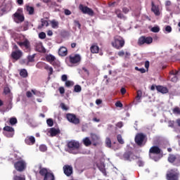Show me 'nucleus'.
Here are the masks:
<instances>
[{
	"label": "nucleus",
	"instance_id": "56",
	"mask_svg": "<svg viewBox=\"0 0 180 180\" xmlns=\"http://www.w3.org/2000/svg\"><path fill=\"white\" fill-rule=\"evenodd\" d=\"M60 108L63 110H68V107H67L64 103H60Z\"/></svg>",
	"mask_w": 180,
	"mask_h": 180
},
{
	"label": "nucleus",
	"instance_id": "53",
	"mask_svg": "<svg viewBox=\"0 0 180 180\" xmlns=\"http://www.w3.org/2000/svg\"><path fill=\"white\" fill-rule=\"evenodd\" d=\"M170 81H172V82H176L178 81V76L174 75V76H170Z\"/></svg>",
	"mask_w": 180,
	"mask_h": 180
},
{
	"label": "nucleus",
	"instance_id": "1",
	"mask_svg": "<svg viewBox=\"0 0 180 180\" xmlns=\"http://www.w3.org/2000/svg\"><path fill=\"white\" fill-rule=\"evenodd\" d=\"M162 150L158 146H153L149 149V157L156 162L162 158Z\"/></svg>",
	"mask_w": 180,
	"mask_h": 180
},
{
	"label": "nucleus",
	"instance_id": "55",
	"mask_svg": "<svg viewBox=\"0 0 180 180\" xmlns=\"http://www.w3.org/2000/svg\"><path fill=\"white\" fill-rule=\"evenodd\" d=\"M135 70L136 71H139L140 72H141V74H144V72H146V69L144 68H139V67H135Z\"/></svg>",
	"mask_w": 180,
	"mask_h": 180
},
{
	"label": "nucleus",
	"instance_id": "26",
	"mask_svg": "<svg viewBox=\"0 0 180 180\" xmlns=\"http://www.w3.org/2000/svg\"><path fill=\"white\" fill-rule=\"evenodd\" d=\"M141 96H143V92L141 91V90H138L136 96L135 98L137 103H140V102H141Z\"/></svg>",
	"mask_w": 180,
	"mask_h": 180
},
{
	"label": "nucleus",
	"instance_id": "5",
	"mask_svg": "<svg viewBox=\"0 0 180 180\" xmlns=\"http://www.w3.org/2000/svg\"><path fill=\"white\" fill-rule=\"evenodd\" d=\"M146 134L143 133H138L136 134L134 141L139 147H143L145 144L146 142H144V140H146Z\"/></svg>",
	"mask_w": 180,
	"mask_h": 180
},
{
	"label": "nucleus",
	"instance_id": "47",
	"mask_svg": "<svg viewBox=\"0 0 180 180\" xmlns=\"http://www.w3.org/2000/svg\"><path fill=\"white\" fill-rule=\"evenodd\" d=\"M173 113H174V115H180V108L179 107H175L173 109Z\"/></svg>",
	"mask_w": 180,
	"mask_h": 180
},
{
	"label": "nucleus",
	"instance_id": "23",
	"mask_svg": "<svg viewBox=\"0 0 180 180\" xmlns=\"http://www.w3.org/2000/svg\"><path fill=\"white\" fill-rule=\"evenodd\" d=\"M68 53V50H67V48L62 46L58 50V54L59 56H61V57H65L67 54Z\"/></svg>",
	"mask_w": 180,
	"mask_h": 180
},
{
	"label": "nucleus",
	"instance_id": "57",
	"mask_svg": "<svg viewBox=\"0 0 180 180\" xmlns=\"http://www.w3.org/2000/svg\"><path fill=\"white\" fill-rule=\"evenodd\" d=\"M59 92L60 95H63V94H65V89L63 86L59 87Z\"/></svg>",
	"mask_w": 180,
	"mask_h": 180
},
{
	"label": "nucleus",
	"instance_id": "61",
	"mask_svg": "<svg viewBox=\"0 0 180 180\" xmlns=\"http://www.w3.org/2000/svg\"><path fill=\"white\" fill-rule=\"evenodd\" d=\"M137 165H139V167H144V162H143V160H138L137 162Z\"/></svg>",
	"mask_w": 180,
	"mask_h": 180
},
{
	"label": "nucleus",
	"instance_id": "29",
	"mask_svg": "<svg viewBox=\"0 0 180 180\" xmlns=\"http://www.w3.org/2000/svg\"><path fill=\"white\" fill-rule=\"evenodd\" d=\"M20 75L22 78H27V77H28L27 70H26V69H22L20 71Z\"/></svg>",
	"mask_w": 180,
	"mask_h": 180
},
{
	"label": "nucleus",
	"instance_id": "39",
	"mask_svg": "<svg viewBox=\"0 0 180 180\" xmlns=\"http://www.w3.org/2000/svg\"><path fill=\"white\" fill-rule=\"evenodd\" d=\"M46 123L49 127H53V126L54 125V121H53V119L51 118L48 119L46 120Z\"/></svg>",
	"mask_w": 180,
	"mask_h": 180
},
{
	"label": "nucleus",
	"instance_id": "60",
	"mask_svg": "<svg viewBox=\"0 0 180 180\" xmlns=\"http://www.w3.org/2000/svg\"><path fill=\"white\" fill-rule=\"evenodd\" d=\"M39 39H44L46 37V33L45 32H40L39 34Z\"/></svg>",
	"mask_w": 180,
	"mask_h": 180
},
{
	"label": "nucleus",
	"instance_id": "50",
	"mask_svg": "<svg viewBox=\"0 0 180 180\" xmlns=\"http://www.w3.org/2000/svg\"><path fill=\"white\" fill-rule=\"evenodd\" d=\"M179 73V71L178 70H171L169 72L170 77L178 75Z\"/></svg>",
	"mask_w": 180,
	"mask_h": 180
},
{
	"label": "nucleus",
	"instance_id": "7",
	"mask_svg": "<svg viewBox=\"0 0 180 180\" xmlns=\"http://www.w3.org/2000/svg\"><path fill=\"white\" fill-rule=\"evenodd\" d=\"M3 134L8 139H11L15 136V129L10 126H6L3 128Z\"/></svg>",
	"mask_w": 180,
	"mask_h": 180
},
{
	"label": "nucleus",
	"instance_id": "3",
	"mask_svg": "<svg viewBox=\"0 0 180 180\" xmlns=\"http://www.w3.org/2000/svg\"><path fill=\"white\" fill-rule=\"evenodd\" d=\"M179 171L178 169H171L166 174L167 180H179Z\"/></svg>",
	"mask_w": 180,
	"mask_h": 180
},
{
	"label": "nucleus",
	"instance_id": "15",
	"mask_svg": "<svg viewBox=\"0 0 180 180\" xmlns=\"http://www.w3.org/2000/svg\"><path fill=\"white\" fill-rule=\"evenodd\" d=\"M22 12H23V10L20 8L17 10V12L13 14L15 19H18L19 22H24L25 20V16L22 14Z\"/></svg>",
	"mask_w": 180,
	"mask_h": 180
},
{
	"label": "nucleus",
	"instance_id": "63",
	"mask_svg": "<svg viewBox=\"0 0 180 180\" xmlns=\"http://www.w3.org/2000/svg\"><path fill=\"white\" fill-rule=\"evenodd\" d=\"M122 126H123L122 122H119L116 124V127H118L119 129H122Z\"/></svg>",
	"mask_w": 180,
	"mask_h": 180
},
{
	"label": "nucleus",
	"instance_id": "14",
	"mask_svg": "<svg viewBox=\"0 0 180 180\" xmlns=\"http://www.w3.org/2000/svg\"><path fill=\"white\" fill-rule=\"evenodd\" d=\"M91 143L93 146H101V138L96 134H91Z\"/></svg>",
	"mask_w": 180,
	"mask_h": 180
},
{
	"label": "nucleus",
	"instance_id": "27",
	"mask_svg": "<svg viewBox=\"0 0 180 180\" xmlns=\"http://www.w3.org/2000/svg\"><path fill=\"white\" fill-rule=\"evenodd\" d=\"M44 180H56V178L54 177V174L53 173L49 172L45 175Z\"/></svg>",
	"mask_w": 180,
	"mask_h": 180
},
{
	"label": "nucleus",
	"instance_id": "30",
	"mask_svg": "<svg viewBox=\"0 0 180 180\" xmlns=\"http://www.w3.org/2000/svg\"><path fill=\"white\" fill-rule=\"evenodd\" d=\"M44 70H46V71H49V77H51V75H53V72H54L53 68L49 66L48 65H46L44 66Z\"/></svg>",
	"mask_w": 180,
	"mask_h": 180
},
{
	"label": "nucleus",
	"instance_id": "10",
	"mask_svg": "<svg viewBox=\"0 0 180 180\" xmlns=\"http://www.w3.org/2000/svg\"><path fill=\"white\" fill-rule=\"evenodd\" d=\"M66 119L70 123H72V124H79V123H81V120H79V118H78L75 114H66Z\"/></svg>",
	"mask_w": 180,
	"mask_h": 180
},
{
	"label": "nucleus",
	"instance_id": "9",
	"mask_svg": "<svg viewBox=\"0 0 180 180\" xmlns=\"http://www.w3.org/2000/svg\"><path fill=\"white\" fill-rule=\"evenodd\" d=\"M14 168L18 172H23L26 169V162L25 160H19L14 163Z\"/></svg>",
	"mask_w": 180,
	"mask_h": 180
},
{
	"label": "nucleus",
	"instance_id": "34",
	"mask_svg": "<svg viewBox=\"0 0 180 180\" xmlns=\"http://www.w3.org/2000/svg\"><path fill=\"white\" fill-rule=\"evenodd\" d=\"M41 25L38 27V29H41V27L44 26H46V27L47 26H49V21H47V20L41 19Z\"/></svg>",
	"mask_w": 180,
	"mask_h": 180
},
{
	"label": "nucleus",
	"instance_id": "33",
	"mask_svg": "<svg viewBox=\"0 0 180 180\" xmlns=\"http://www.w3.org/2000/svg\"><path fill=\"white\" fill-rule=\"evenodd\" d=\"M96 167L98 168V169L101 172H105V164L101 162V163H96Z\"/></svg>",
	"mask_w": 180,
	"mask_h": 180
},
{
	"label": "nucleus",
	"instance_id": "64",
	"mask_svg": "<svg viewBox=\"0 0 180 180\" xmlns=\"http://www.w3.org/2000/svg\"><path fill=\"white\" fill-rule=\"evenodd\" d=\"M117 55L119 56V57H123V56H124V51H120L118 52Z\"/></svg>",
	"mask_w": 180,
	"mask_h": 180
},
{
	"label": "nucleus",
	"instance_id": "31",
	"mask_svg": "<svg viewBox=\"0 0 180 180\" xmlns=\"http://www.w3.org/2000/svg\"><path fill=\"white\" fill-rule=\"evenodd\" d=\"M26 11L28 12L29 15H34V8L30 6H26Z\"/></svg>",
	"mask_w": 180,
	"mask_h": 180
},
{
	"label": "nucleus",
	"instance_id": "20",
	"mask_svg": "<svg viewBox=\"0 0 180 180\" xmlns=\"http://www.w3.org/2000/svg\"><path fill=\"white\" fill-rule=\"evenodd\" d=\"M151 11L153 12V13L155 15V16H160L161 13H160V8L158 6H155V4L153 3V1L151 2Z\"/></svg>",
	"mask_w": 180,
	"mask_h": 180
},
{
	"label": "nucleus",
	"instance_id": "21",
	"mask_svg": "<svg viewBox=\"0 0 180 180\" xmlns=\"http://www.w3.org/2000/svg\"><path fill=\"white\" fill-rule=\"evenodd\" d=\"M38 169L39 170V174L41 176H46V175L49 173L46 168H44L41 166V164L38 165Z\"/></svg>",
	"mask_w": 180,
	"mask_h": 180
},
{
	"label": "nucleus",
	"instance_id": "41",
	"mask_svg": "<svg viewBox=\"0 0 180 180\" xmlns=\"http://www.w3.org/2000/svg\"><path fill=\"white\" fill-rule=\"evenodd\" d=\"M51 25L53 29H56V27H58V22L56 21L55 20L51 22Z\"/></svg>",
	"mask_w": 180,
	"mask_h": 180
},
{
	"label": "nucleus",
	"instance_id": "42",
	"mask_svg": "<svg viewBox=\"0 0 180 180\" xmlns=\"http://www.w3.org/2000/svg\"><path fill=\"white\" fill-rule=\"evenodd\" d=\"M16 123H18V120L16 119V117H11L10 119V124H11V126L16 124Z\"/></svg>",
	"mask_w": 180,
	"mask_h": 180
},
{
	"label": "nucleus",
	"instance_id": "38",
	"mask_svg": "<svg viewBox=\"0 0 180 180\" xmlns=\"http://www.w3.org/2000/svg\"><path fill=\"white\" fill-rule=\"evenodd\" d=\"M81 91H82V87H81V86H79V84H76L74 86V92L79 93V92H81Z\"/></svg>",
	"mask_w": 180,
	"mask_h": 180
},
{
	"label": "nucleus",
	"instance_id": "36",
	"mask_svg": "<svg viewBox=\"0 0 180 180\" xmlns=\"http://www.w3.org/2000/svg\"><path fill=\"white\" fill-rule=\"evenodd\" d=\"M105 146L108 147V148H112V141L110 140V138L107 137L105 139Z\"/></svg>",
	"mask_w": 180,
	"mask_h": 180
},
{
	"label": "nucleus",
	"instance_id": "12",
	"mask_svg": "<svg viewBox=\"0 0 180 180\" xmlns=\"http://www.w3.org/2000/svg\"><path fill=\"white\" fill-rule=\"evenodd\" d=\"M11 56L13 60H15V61H18V60H20L22 57H23V52L21 50H16L12 51Z\"/></svg>",
	"mask_w": 180,
	"mask_h": 180
},
{
	"label": "nucleus",
	"instance_id": "6",
	"mask_svg": "<svg viewBox=\"0 0 180 180\" xmlns=\"http://www.w3.org/2000/svg\"><path fill=\"white\" fill-rule=\"evenodd\" d=\"M151 43H153V37L146 36L140 37L137 41L138 46H144V44L150 46Z\"/></svg>",
	"mask_w": 180,
	"mask_h": 180
},
{
	"label": "nucleus",
	"instance_id": "58",
	"mask_svg": "<svg viewBox=\"0 0 180 180\" xmlns=\"http://www.w3.org/2000/svg\"><path fill=\"white\" fill-rule=\"evenodd\" d=\"M165 30L167 32V33H171L172 32V27H171L169 25H167L165 27Z\"/></svg>",
	"mask_w": 180,
	"mask_h": 180
},
{
	"label": "nucleus",
	"instance_id": "25",
	"mask_svg": "<svg viewBox=\"0 0 180 180\" xmlns=\"http://www.w3.org/2000/svg\"><path fill=\"white\" fill-rule=\"evenodd\" d=\"M90 51L92 54H98L99 53V46L98 45H92L90 47Z\"/></svg>",
	"mask_w": 180,
	"mask_h": 180
},
{
	"label": "nucleus",
	"instance_id": "45",
	"mask_svg": "<svg viewBox=\"0 0 180 180\" xmlns=\"http://www.w3.org/2000/svg\"><path fill=\"white\" fill-rule=\"evenodd\" d=\"M168 127H172V129H174V127H175V121L174 120L168 121Z\"/></svg>",
	"mask_w": 180,
	"mask_h": 180
},
{
	"label": "nucleus",
	"instance_id": "17",
	"mask_svg": "<svg viewBox=\"0 0 180 180\" xmlns=\"http://www.w3.org/2000/svg\"><path fill=\"white\" fill-rule=\"evenodd\" d=\"M63 169L66 176H71V175H72V172H73L72 166L65 165L63 166Z\"/></svg>",
	"mask_w": 180,
	"mask_h": 180
},
{
	"label": "nucleus",
	"instance_id": "13",
	"mask_svg": "<svg viewBox=\"0 0 180 180\" xmlns=\"http://www.w3.org/2000/svg\"><path fill=\"white\" fill-rule=\"evenodd\" d=\"M17 44L21 47H25L26 50H29L30 49V41H29V39L23 37L22 41H17Z\"/></svg>",
	"mask_w": 180,
	"mask_h": 180
},
{
	"label": "nucleus",
	"instance_id": "19",
	"mask_svg": "<svg viewBox=\"0 0 180 180\" xmlns=\"http://www.w3.org/2000/svg\"><path fill=\"white\" fill-rule=\"evenodd\" d=\"M115 15H117V18H118V19H121L122 20H126V19H127V17L123 15V13H122V10H120V8H116L115 10Z\"/></svg>",
	"mask_w": 180,
	"mask_h": 180
},
{
	"label": "nucleus",
	"instance_id": "37",
	"mask_svg": "<svg viewBox=\"0 0 180 180\" xmlns=\"http://www.w3.org/2000/svg\"><path fill=\"white\" fill-rule=\"evenodd\" d=\"M37 50L39 51V53H46V49H44V47H43L41 45H38L37 46Z\"/></svg>",
	"mask_w": 180,
	"mask_h": 180
},
{
	"label": "nucleus",
	"instance_id": "62",
	"mask_svg": "<svg viewBox=\"0 0 180 180\" xmlns=\"http://www.w3.org/2000/svg\"><path fill=\"white\" fill-rule=\"evenodd\" d=\"M68 79V77H67L66 75H62V77H61V79H62V81H63V82H67V79Z\"/></svg>",
	"mask_w": 180,
	"mask_h": 180
},
{
	"label": "nucleus",
	"instance_id": "49",
	"mask_svg": "<svg viewBox=\"0 0 180 180\" xmlns=\"http://www.w3.org/2000/svg\"><path fill=\"white\" fill-rule=\"evenodd\" d=\"M46 60L47 61H54V60H56V57L53 55H50L46 56Z\"/></svg>",
	"mask_w": 180,
	"mask_h": 180
},
{
	"label": "nucleus",
	"instance_id": "54",
	"mask_svg": "<svg viewBox=\"0 0 180 180\" xmlns=\"http://www.w3.org/2000/svg\"><path fill=\"white\" fill-rule=\"evenodd\" d=\"M122 12L125 15H127V13H129L130 12V9H129V8H127V7H124V8H122Z\"/></svg>",
	"mask_w": 180,
	"mask_h": 180
},
{
	"label": "nucleus",
	"instance_id": "28",
	"mask_svg": "<svg viewBox=\"0 0 180 180\" xmlns=\"http://www.w3.org/2000/svg\"><path fill=\"white\" fill-rule=\"evenodd\" d=\"M83 143L86 147H89L92 144V141L89 138L86 137L83 139Z\"/></svg>",
	"mask_w": 180,
	"mask_h": 180
},
{
	"label": "nucleus",
	"instance_id": "2",
	"mask_svg": "<svg viewBox=\"0 0 180 180\" xmlns=\"http://www.w3.org/2000/svg\"><path fill=\"white\" fill-rule=\"evenodd\" d=\"M111 44L114 49L120 50V49L124 47V39L119 35H116L114 37V40L111 42Z\"/></svg>",
	"mask_w": 180,
	"mask_h": 180
},
{
	"label": "nucleus",
	"instance_id": "32",
	"mask_svg": "<svg viewBox=\"0 0 180 180\" xmlns=\"http://www.w3.org/2000/svg\"><path fill=\"white\" fill-rule=\"evenodd\" d=\"M131 155V152H127L123 155V158L125 161H131L130 156Z\"/></svg>",
	"mask_w": 180,
	"mask_h": 180
},
{
	"label": "nucleus",
	"instance_id": "40",
	"mask_svg": "<svg viewBox=\"0 0 180 180\" xmlns=\"http://www.w3.org/2000/svg\"><path fill=\"white\" fill-rule=\"evenodd\" d=\"M65 85L67 88H70V86H74V82L70 80H66Z\"/></svg>",
	"mask_w": 180,
	"mask_h": 180
},
{
	"label": "nucleus",
	"instance_id": "24",
	"mask_svg": "<svg viewBox=\"0 0 180 180\" xmlns=\"http://www.w3.org/2000/svg\"><path fill=\"white\" fill-rule=\"evenodd\" d=\"M49 133H50L51 137H54L57 136V134H60V129H57L56 128H51Z\"/></svg>",
	"mask_w": 180,
	"mask_h": 180
},
{
	"label": "nucleus",
	"instance_id": "43",
	"mask_svg": "<svg viewBox=\"0 0 180 180\" xmlns=\"http://www.w3.org/2000/svg\"><path fill=\"white\" fill-rule=\"evenodd\" d=\"M117 141L120 143V144H124V141H123V139L122 138V135L118 134L117 136Z\"/></svg>",
	"mask_w": 180,
	"mask_h": 180
},
{
	"label": "nucleus",
	"instance_id": "46",
	"mask_svg": "<svg viewBox=\"0 0 180 180\" xmlns=\"http://www.w3.org/2000/svg\"><path fill=\"white\" fill-rule=\"evenodd\" d=\"M13 180H26V179L25 178V176L15 175L13 176Z\"/></svg>",
	"mask_w": 180,
	"mask_h": 180
},
{
	"label": "nucleus",
	"instance_id": "59",
	"mask_svg": "<svg viewBox=\"0 0 180 180\" xmlns=\"http://www.w3.org/2000/svg\"><path fill=\"white\" fill-rule=\"evenodd\" d=\"M115 106H116L117 108H123V104H122V102H120V101H117V102L115 103Z\"/></svg>",
	"mask_w": 180,
	"mask_h": 180
},
{
	"label": "nucleus",
	"instance_id": "16",
	"mask_svg": "<svg viewBox=\"0 0 180 180\" xmlns=\"http://www.w3.org/2000/svg\"><path fill=\"white\" fill-rule=\"evenodd\" d=\"M68 148L69 150H78L79 148V142L70 141L68 143Z\"/></svg>",
	"mask_w": 180,
	"mask_h": 180
},
{
	"label": "nucleus",
	"instance_id": "52",
	"mask_svg": "<svg viewBox=\"0 0 180 180\" xmlns=\"http://www.w3.org/2000/svg\"><path fill=\"white\" fill-rule=\"evenodd\" d=\"M151 32L153 33H158L160 32V27H153L151 28Z\"/></svg>",
	"mask_w": 180,
	"mask_h": 180
},
{
	"label": "nucleus",
	"instance_id": "22",
	"mask_svg": "<svg viewBox=\"0 0 180 180\" xmlns=\"http://www.w3.org/2000/svg\"><path fill=\"white\" fill-rule=\"evenodd\" d=\"M156 89L158 92H160V94H168V88L163 86H156Z\"/></svg>",
	"mask_w": 180,
	"mask_h": 180
},
{
	"label": "nucleus",
	"instance_id": "4",
	"mask_svg": "<svg viewBox=\"0 0 180 180\" xmlns=\"http://www.w3.org/2000/svg\"><path fill=\"white\" fill-rule=\"evenodd\" d=\"M167 161L174 167H180V155L169 154Z\"/></svg>",
	"mask_w": 180,
	"mask_h": 180
},
{
	"label": "nucleus",
	"instance_id": "8",
	"mask_svg": "<svg viewBox=\"0 0 180 180\" xmlns=\"http://www.w3.org/2000/svg\"><path fill=\"white\" fill-rule=\"evenodd\" d=\"M68 60L70 64H79L81 63V55L78 53H72L68 57Z\"/></svg>",
	"mask_w": 180,
	"mask_h": 180
},
{
	"label": "nucleus",
	"instance_id": "35",
	"mask_svg": "<svg viewBox=\"0 0 180 180\" xmlns=\"http://www.w3.org/2000/svg\"><path fill=\"white\" fill-rule=\"evenodd\" d=\"M47 4L49 8H57V6H58V4H57L56 1H50V0H49Z\"/></svg>",
	"mask_w": 180,
	"mask_h": 180
},
{
	"label": "nucleus",
	"instance_id": "18",
	"mask_svg": "<svg viewBox=\"0 0 180 180\" xmlns=\"http://www.w3.org/2000/svg\"><path fill=\"white\" fill-rule=\"evenodd\" d=\"M25 143L27 146H33L36 143V139L33 136H27L25 139Z\"/></svg>",
	"mask_w": 180,
	"mask_h": 180
},
{
	"label": "nucleus",
	"instance_id": "44",
	"mask_svg": "<svg viewBox=\"0 0 180 180\" xmlns=\"http://www.w3.org/2000/svg\"><path fill=\"white\" fill-rule=\"evenodd\" d=\"M34 56H35L34 54H33L32 56H27L28 63H34Z\"/></svg>",
	"mask_w": 180,
	"mask_h": 180
},
{
	"label": "nucleus",
	"instance_id": "48",
	"mask_svg": "<svg viewBox=\"0 0 180 180\" xmlns=\"http://www.w3.org/2000/svg\"><path fill=\"white\" fill-rule=\"evenodd\" d=\"M4 94L5 95H8V94H11V89H9V87H8V86L4 87Z\"/></svg>",
	"mask_w": 180,
	"mask_h": 180
},
{
	"label": "nucleus",
	"instance_id": "51",
	"mask_svg": "<svg viewBox=\"0 0 180 180\" xmlns=\"http://www.w3.org/2000/svg\"><path fill=\"white\" fill-rule=\"evenodd\" d=\"M39 150L42 151V153H44V151H47V146H46V145H41L39 146Z\"/></svg>",
	"mask_w": 180,
	"mask_h": 180
},
{
	"label": "nucleus",
	"instance_id": "11",
	"mask_svg": "<svg viewBox=\"0 0 180 180\" xmlns=\"http://www.w3.org/2000/svg\"><path fill=\"white\" fill-rule=\"evenodd\" d=\"M79 9L82 12V13H84V15H89V16H94V15H95L94 10L86 6L79 4Z\"/></svg>",
	"mask_w": 180,
	"mask_h": 180
}]
</instances>
